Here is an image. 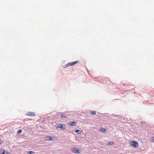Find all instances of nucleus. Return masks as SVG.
I'll return each instance as SVG.
<instances>
[{"label":"nucleus","instance_id":"1","mask_svg":"<svg viewBox=\"0 0 154 154\" xmlns=\"http://www.w3.org/2000/svg\"><path fill=\"white\" fill-rule=\"evenodd\" d=\"M130 144L135 148H137L138 146V143L135 141H131L130 142Z\"/></svg>","mask_w":154,"mask_h":154},{"label":"nucleus","instance_id":"2","mask_svg":"<svg viewBox=\"0 0 154 154\" xmlns=\"http://www.w3.org/2000/svg\"><path fill=\"white\" fill-rule=\"evenodd\" d=\"M71 151L73 153H80V151L75 147H73L72 148Z\"/></svg>","mask_w":154,"mask_h":154},{"label":"nucleus","instance_id":"3","mask_svg":"<svg viewBox=\"0 0 154 154\" xmlns=\"http://www.w3.org/2000/svg\"><path fill=\"white\" fill-rule=\"evenodd\" d=\"M65 125H58L57 127V128H60L61 129L64 130L65 129Z\"/></svg>","mask_w":154,"mask_h":154},{"label":"nucleus","instance_id":"4","mask_svg":"<svg viewBox=\"0 0 154 154\" xmlns=\"http://www.w3.org/2000/svg\"><path fill=\"white\" fill-rule=\"evenodd\" d=\"M26 115L30 116H35V114L34 112H29L26 114Z\"/></svg>","mask_w":154,"mask_h":154},{"label":"nucleus","instance_id":"5","mask_svg":"<svg viewBox=\"0 0 154 154\" xmlns=\"http://www.w3.org/2000/svg\"><path fill=\"white\" fill-rule=\"evenodd\" d=\"M78 63L77 61H75V62H72L69 63L67 64V66H72L73 65L75 64H77Z\"/></svg>","mask_w":154,"mask_h":154},{"label":"nucleus","instance_id":"6","mask_svg":"<svg viewBox=\"0 0 154 154\" xmlns=\"http://www.w3.org/2000/svg\"><path fill=\"white\" fill-rule=\"evenodd\" d=\"M69 124L71 126H72L73 125H76V122H69Z\"/></svg>","mask_w":154,"mask_h":154},{"label":"nucleus","instance_id":"7","mask_svg":"<svg viewBox=\"0 0 154 154\" xmlns=\"http://www.w3.org/2000/svg\"><path fill=\"white\" fill-rule=\"evenodd\" d=\"M46 140L47 141L52 140V138L51 137L47 136L46 137Z\"/></svg>","mask_w":154,"mask_h":154},{"label":"nucleus","instance_id":"8","mask_svg":"<svg viewBox=\"0 0 154 154\" xmlns=\"http://www.w3.org/2000/svg\"><path fill=\"white\" fill-rule=\"evenodd\" d=\"M107 130L106 129H105L104 128H101L99 130V131H101L102 132H105Z\"/></svg>","mask_w":154,"mask_h":154},{"label":"nucleus","instance_id":"9","mask_svg":"<svg viewBox=\"0 0 154 154\" xmlns=\"http://www.w3.org/2000/svg\"><path fill=\"white\" fill-rule=\"evenodd\" d=\"M67 115V114L64 113H63L61 115V117L62 118H66V116Z\"/></svg>","mask_w":154,"mask_h":154},{"label":"nucleus","instance_id":"10","mask_svg":"<svg viewBox=\"0 0 154 154\" xmlns=\"http://www.w3.org/2000/svg\"><path fill=\"white\" fill-rule=\"evenodd\" d=\"M114 144V142H110L107 143V145H112Z\"/></svg>","mask_w":154,"mask_h":154},{"label":"nucleus","instance_id":"11","mask_svg":"<svg viewBox=\"0 0 154 154\" xmlns=\"http://www.w3.org/2000/svg\"><path fill=\"white\" fill-rule=\"evenodd\" d=\"M75 132L76 133H78V134L81 133V131L80 130H76Z\"/></svg>","mask_w":154,"mask_h":154},{"label":"nucleus","instance_id":"12","mask_svg":"<svg viewBox=\"0 0 154 154\" xmlns=\"http://www.w3.org/2000/svg\"><path fill=\"white\" fill-rule=\"evenodd\" d=\"M4 150H0V154H4Z\"/></svg>","mask_w":154,"mask_h":154},{"label":"nucleus","instance_id":"13","mask_svg":"<svg viewBox=\"0 0 154 154\" xmlns=\"http://www.w3.org/2000/svg\"><path fill=\"white\" fill-rule=\"evenodd\" d=\"M91 113L92 115L95 114L96 113V112L95 111H91Z\"/></svg>","mask_w":154,"mask_h":154},{"label":"nucleus","instance_id":"14","mask_svg":"<svg viewBox=\"0 0 154 154\" xmlns=\"http://www.w3.org/2000/svg\"><path fill=\"white\" fill-rule=\"evenodd\" d=\"M27 152V153L29 154H32L34 153V152H33V151H28V152Z\"/></svg>","mask_w":154,"mask_h":154},{"label":"nucleus","instance_id":"15","mask_svg":"<svg viewBox=\"0 0 154 154\" xmlns=\"http://www.w3.org/2000/svg\"><path fill=\"white\" fill-rule=\"evenodd\" d=\"M22 131V130H18L17 132V133L18 134H20V133H21Z\"/></svg>","mask_w":154,"mask_h":154},{"label":"nucleus","instance_id":"16","mask_svg":"<svg viewBox=\"0 0 154 154\" xmlns=\"http://www.w3.org/2000/svg\"><path fill=\"white\" fill-rule=\"evenodd\" d=\"M4 154H10L9 152L7 151H5V150H4Z\"/></svg>","mask_w":154,"mask_h":154},{"label":"nucleus","instance_id":"17","mask_svg":"<svg viewBox=\"0 0 154 154\" xmlns=\"http://www.w3.org/2000/svg\"><path fill=\"white\" fill-rule=\"evenodd\" d=\"M152 142H154V137H152Z\"/></svg>","mask_w":154,"mask_h":154},{"label":"nucleus","instance_id":"18","mask_svg":"<svg viewBox=\"0 0 154 154\" xmlns=\"http://www.w3.org/2000/svg\"><path fill=\"white\" fill-rule=\"evenodd\" d=\"M68 66H67V64H66V65H64V66H63V67L64 68H65V67H68Z\"/></svg>","mask_w":154,"mask_h":154}]
</instances>
